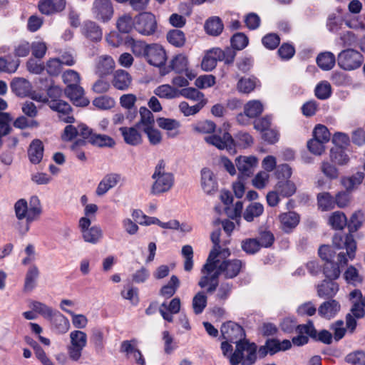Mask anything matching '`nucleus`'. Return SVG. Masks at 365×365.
Segmentation results:
<instances>
[{
  "label": "nucleus",
  "mask_w": 365,
  "mask_h": 365,
  "mask_svg": "<svg viewBox=\"0 0 365 365\" xmlns=\"http://www.w3.org/2000/svg\"><path fill=\"white\" fill-rule=\"evenodd\" d=\"M81 134L83 139L87 140L88 143L97 147L113 148L115 145V140L111 137L94 133L88 127H83Z\"/></svg>",
  "instance_id": "obj_5"
},
{
  "label": "nucleus",
  "mask_w": 365,
  "mask_h": 365,
  "mask_svg": "<svg viewBox=\"0 0 365 365\" xmlns=\"http://www.w3.org/2000/svg\"><path fill=\"white\" fill-rule=\"evenodd\" d=\"M320 170L322 173L330 180L339 178V173L335 165L327 161L321 163Z\"/></svg>",
  "instance_id": "obj_55"
},
{
  "label": "nucleus",
  "mask_w": 365,
  "mask_h": 365,
  "mask_svg": "<svg viewBox=\"0 0 365 365\" xmlns=\"http://www.w3.org/2000/svg\"><path fill=\"white\" fill-rule=\"evenodd\" d=\"M333 245L335 248L340 250L342 248L346 249V257L349 259H352L355 257V252L356 250V242L354 239L351 234L346 235L344 239V237L341 235L336 234L334 235L332 239Z\"/></svg>",
  "instance_id": "obj_9"
},
{
  "label": "nucleus",
  "mask_w": 365,
  "mask_h": 365,
  "mask_svg": "<svg viewBox=\"0 0 365 365\" xmlns=\"http://www.w3.org/2000/svg\"><path fill=\"white\" fill-rule=\"evenodd\" d=\"M182 255L185 257L184 269L190 272L193 267V250L190 245H184L182 247Z\"/></svg>",
  "instance_id": "obj_60"
},
{
  "label": "nucleus",
  "mask_w": 365,
  "mask_h": 365,
  "mask_svg": "<svg viewBox=\"0 0 365 365\" xmlns=\"http://www.w3.org/2000/svg\"><path fill=\"white\" fill-rule=\"evenodd\" d=\"M90 341L93 345L96 353L98 355H103L106 344V338L103 331L101 328H93L91 330Z\"/></svg>",
  "instance_id": "obj_27"
},
{
  "label": "nucleus",
  "mask_w": 365,
  "mask_h": 365,
  "mask_svg": "<svg viewBox=\"0 0 365 365\" xmlns=\"http://www.w3.org/2000/svg\"><path fill=\"white\" fill-rule=\"evenodd\" d=\"M345 361L353 365H365V352L361 350L351 352L346 356Z\"/></svg>",
  "instance_id": "obj_63"
},
{
  "label": "nucleus",
  "mask_w": 365,
  "mask_h": 365,
  "mask_svg": "<svg viewBox=\"0 0 365 365\" xmlns=\"http://www.w3.org/2000/svg\"><path fill=\"white\" fill-rule=\"evenodd\" d=\"M120 179V175L116 173H110L104 176L96 190L98 196L104 195L110 189L114 187Z\"/></svg>",
  "instance_id": "obj_23"
},
{
  "label": "nucleus",
  "mask_w": 365,
  "mask_h": 365,
  "mask_svg": "<svg viewBox=\"0 0 365 365\" xmlns=\"http://www.w3.org/2000/svg\"><path fill=\"white\" fill-rule=\"evenodd\" d=\"M257 163V159L254 156H240L236 158L235 164L239 170L238 179L245 180L250 177Z\"/></svg>",
  "instance_id": "obj_8"
},
{
  "label": "nucleus",
  "mask_w": 365,
  "mask_h": 365,
  "mask_svg": "<svg viewBox=\"0 0 365 365\" xmlns=\"http://www.w3.org/2000/svg\"><path fill=\"white\" fill-rule=\"evenodd\" d=\"M241 248L247 255H255L261 249L257 238H246L242 240Z\"/></svg>",
  "instance_id": "obj_50"
},
{
  "label": "nucleus",
  "mask_w": 365,
  "mask_h": 365,
  "mask_svg": "<svg viewBox=\"0 0 365 365\" xmlns=\"http://www.w3.org/2000/svg\"><path fill=\"white\" fill-rule=\"evenodd\" d=\"M201 185L205 192L210 194L217 189V184L214 178L213 173L205 168L201 170Z\"/></svg>",
  "instance_id": "obj_29"
},
{
  "label": "nucleus",
  "mask_w": 365,
  "mask_h": 365,
  "mask_svg": "<svg viewBox=\"0 0 365 365\" xmlns=\"http://www.w3.org/2000/svg\"><path fill=\"white\" fill-rule=\"evenodd\" d=\"M132 78L128 72L119 69L113 74L112 85L120 91L127 90L131 84Z\"/></svg>",
  "instance_id": "obj_26"
},
{
  "label": "nucleus",
  "mask_w": 365,
  "mask_h": 365,
  "mask_svg": "<svg viewBox=\"0 0 365 365\" xmlns=\"http://www.w3.org/2000/svg\"><path fill=\"white\" fill-rule=\"evenodd\" d=\"M154 93L160 98L173 99L180 96V90L168 84H163L157 87Z\"/></svg>",
  "instance_id": "obj_37"
},
{
  "label": "nucleus",
  "mask_w": 365,
  "mask_h": 365,
  "mask_svg": "<svg viewBox=\"0 0 365 365\" xmlns=\"http://www.w3.org/2000/svg\"><path fill=\"white\" fill-rule=\"evenodd\" d=\"M71 345L84 348L87 344V335L85 332L75 330L70 333Z\"/></svg>",
  "instance_id": "obj_57"
},
{
  "label": "nucleus",
  "mask_w": 365,
  "mask_h": 365,
  "mask_svg": "<svg viewBox=\"0 0 365 365\" xmlns=\"http://www.w3.org/2000/svg\"><path fill=\"white\" fill-rule=\"evenodd\" d=\"M115 68V62L110 56H101L98 58L96 66V73L100 77L110 74Z\"/></svg>",
  "instance_id": "obj_24"
},
{
  "label": "nucleus",
  "mask_w": 365,
  "mask_h": 365,
  "mask_svg": "<svg viewBox=\"0 0 365 365\" xmlns=\"http://www.w3.org/2000/svg\"><path fill=\"white\" fill-rule=\"evenodd\" d=\"M314 93L317 98L321 100L327 99L331 94V86L327 81L322 82L316 86Z\"/></svg>",
  "instance_id": "obj_64"
},
{
  "label": "nucleus",
  "mask_w": 365,
  "mask_h": 365,
  "mask_svg": "<svg viewBox=\"0 0 365 365\" xmlns=\"http://www.w3.org/2000/svg\"><path fill=\"white\" fill-rule=\"evenodd\" d=\"M206 104V102H198L195 106H189V104L182 101L179 105L180 110L185 115H192L197 113Z\"/></svg>",
  "instance_id": "obj_56"
},
{
  "label": "nucleus",
  "mask_w": 365,
  "mask_h": 365,
  "mask_svg": "<svg viewBox=\"0 0 365 365\" xmlns=\"http://www.w3.org/2000/svg\"><path fill=\"white\" fill-rule=\"evenodd\" d=\"M336 58L331 52H324L318 55L317 63L324 71L331 70L335 65Z\"/></svg>",
  "instance_id": "obj_35"
},
{
  "label": "nucleus",
  "mask_w": 365,
  "mask_h": 365,
  "mask_svg": "<svg viewBox=\"0 0 365 365\" xmlns=\"http://www.w3.org/2000/svg\"><path fill=\"white\" fill-rule=\"evenodd\" d=\"M140 120L136 123V127L143 128V127H154L155 119L152 112L145 107H141L139 110Z\"/></svg>",
  "instance_id": "obj_42"
},
{
  "label": "nucleus",
  "mask_w": 365,
  "mask_h": 365,
  "mask_svg": "<svg viewBox=\"0 0 365 365\" xmlns=\"http://www.w3.org/2000/svg\"><path fill=\"white\" fill-rule=\"evenodd\" d=\"M245 263L238 259H225L220 263V270L225 279L236 277L245 267Z\"/></svg>",
  "instance_id": "obj_13"
},
{
  "label": "nucleus",
  "mask_w": 365,
  "mask_h": 365,
  "mask_svg": "<svg viewBox=\"0 0 365 365\" xmlns=\"http://www.w3.org/2000/svg\"><path fill=\"white\" fill-rule=\"evenodd\" d=\"M363 214L360 211L355 212L352 214L349 221H347L346 226L349 228L350 234L356 232L362 225Z\"/></svg>",
  "instance_id": "obj_59"
},
{
  "label": "nucleus",
  "mask_w": 365,
  "mask_h": 365,
  "mask_svg": "<svg viewBox=\"0 0 365 365\" xmlns=\"http://www.w3.org/2000/svg\"><path fill=\"white\" fill-rule=\"evenodd\" d=\"M43 145L41 140L34 139L31 141L28 148V156L30 162L33 164H38L43 156Z\"/></svg>",
  "instance_id": "obj_25"
},
{
  "label": "nucleus",
  "mask_w": 365,
  "mask_h": 365,
  "mask_svg": "<svg viewBox=\"0 0 365 365\" xmlns=\"http://www.w3.org/2000/svg\"><path fill=\"white\" fill-rule=\"evenodd\" d=\"M20 64L19 59L9 61L4 57H0V73H13L16 71Z\"/></svg>",
  "instance_id": "obj_52"
},
{
  "label": "nucleus",
  "mask_w": 365,
  "mask_h": 365,
  "mask_svg": "<svg viewBox=\"0 0 365 365\" xmlns=\"http://www.w3.org/2000/svg\"><path fill=\"white\" fill-rule=\"evenodd\" d=\"M39 274V269L36 265L32 264L29 267L25 276L24 292H31L36 287Z\"/></svg>",
  "instance_id": "obj_32"
},
{
  "label": "nucleus",
  "mask_w": 365,
  "mask_h": 365,
  "mask_svg": "<svg viewBox=\"0 0 365 365\" xmlns=\"http://www.w3.org/2000/svg\"><path fill=\"white\" fill-rule=\"evenodd\" d=\"M263 105L257 100L250 101L244 106V112L250 118L259 116L263 112Z\"/></svg>",
  "instance_id": "obj_41"
},
{
  "label": "nucleus",
  "mask_w": 365,
  "mask_h": 365,
  "mask_svg": "<svg viewBox=\"0 0 365 365\" xmlns=\"http://www.w3.org/2000/svg\"><path fill=\"white\" fill-rule=\"evenodd\" d=\"M92 12L94 17L103 23L108 22L113 17L114 10L110 0H95Z\"/></svg>",
  "instance_id": "obj_7"
},
{
  "label": "nucleus",
  "mask_w": 365,
  "mask_h": 365,
  "mask_svg": "<svg viewBox=\"0 0 365 365\" xmlns=\"http://www.w3.org/2000/svg\"><path fill=\"white\" fill-rule=\"evenodd\" d=\"M344 279L347 283L356 286L362 282V277L358 270L353 266H350L344 272Z\"/></svg>",
  "instance_id": "obj_62"
},
{
  "label": "nucleus",
  "mask_w": 365,
  "mask_h": 365,
  "mask_svg": "<svg viewBox=\"0 0 365 365\" xmlns=\"http://www.w3.org/2000/svg\"><path fill=\"white\" fill-rule=\"evenodd\" d=\"M224 29V25L221 19L218 16H212L209 18L205 24V29L206 32L211 36H219Z\"/></svg>",
  "instance_id": "obj_33"
},
{
  "label": "nucleus",
  "mask_w": 365,
  "mask_h": 365,
  "mask_svg": "<svg viewBox=\"0 0 365 365\" xmlns=\"http://www.w3.org/2000/svg\"><path fill=\"white\" fill-rule=\"evenodd\" d=\"M66 4V0H40L38 6L41 14L51 15L62 11Z\"/></svg>",
  "instance_id": "obj_17"
},
{
  "label": "nucleus",
  "mask_w": 365,
  "mask_h": 365,
  "mask_svg": "<svg viewBox=\"0 0 365 365\" xmlns=\"http://www.w3.org/2000/svg\"><path fill=\"white\" fill-rule=\"evenodd\" d=\"M180 96L192 101L207 103L204 94L195 88L190 87L180 90Z\"/></svg>",
  "instance_id": "obj_48"
},
{
  "label": "nucleus",
  "mask_w": 365,
  "mask_h": 365,
  "mask_svg": "<svg viewBox=\"0 0 365 365\" xmlns=\"http://www.w3.org/2000/svg\"><path fill=\"white\" fill-rule=\"evenodd\" d=\"M136 124L133 127H121L119 130L125 143L132 146L140 145L143 142L141 133L138 130Z\"/></svg>",
  "instance_id": "obj_19"
},
{
  "label": "nucleus",
  "mask_w": 365,
  "mask_h": 365,
  "mask_svg": "<svg viewBox=\"0 0 365 365\" xmlns=\"http://www.w3.org/2000/svg\"><path fill=\"white\" fill-rule=\"evenodd\" d=\"M279 218L281 222V228L286 233L292 232L298 225L300 220L299 215L294 211L282 213L279 216Z\"/></svg>",
  "instance_id": "obj_22"
},
{
  "label": "nucleus",
  "mask_w": 365,
  "mask_h": 365,
  "mask_svg": "<svg viewBox=\"0 0 365 365\" xmlns=\"http://www.w3.org/2000/svg\"><path fill=\"white\" fill-rule=\"evenodd\" d=\"M264 212V207L259 202H252L247 206L243 214L245 220L247 222L253 221L255 217H259Z\"/></svg>",
  "instance_id": "obj_43"
},
{
  "label": "nucleus",
  "mask_w": 365,
  "mask_h": 365,
  "mask_svg": "<svg viewBox=\"0 0 365 365\" xmlns=\"http://www.w3.org/2000/svg\"><path fill=\"white\" fill-rule=\"evenodd\" d=\"M135 26L133 17L129 14H124L119 16L116 21V27L121 34L130 33Z\"/></svg>",
  "instance_id": "obj_38"
},
{
  "label": "nucleus",
  "mask_w": 365,
  "mask_h": 365,
  "mask_svg": "<svg viewBox=\"0 0 365 365\" xmlns=\"http://www.w3.org/2000/svg\"><path fill=\"white\" fill-rule=\"evenodd\" d=\"M145 60L152 66L161 67L165 65L167 56L164 48L158 43H150L148 48Z\"/></svg>",
  "instance_id": "obj_10"
},
{
  "label": "nucleus",
  "mask_w": 365,
  "mask_h": 365,
  "mask_svg": "<svg viewBox=\"0 0 365 365\" xmlns=\"http://www.w3.org/2000/svg\"><path fill=\"white\" fill-rule=\"evenodd\" d=\"M83 127H88L84 124L79 125L77 128L72 125H68L65 127L63 133L62 135V139L64 141H71L77 135L82 137L81 131Z\"/></svg>",
  "instance_id": "obj_49"
},
{
  "label": "nucleus",
  "mask_w": 365,
  "mask_h": 365,
  "mask_svg": "<svg viewBox=\"0 0 365 365\" xmlns=\"http://www.w3.org/2000/svg\"><path fill=\"white\" fill-rule=\"evenodd\" d=\"M364 179V173L362 172H357L350 177H344L341 179V182L344 187L349 193L356 190L361 184Z\"/></svg>",
  "instance_id": "obj_31"
},
{
  "label": "nucleus",
  "mask_w": 365,
  "mask_h": 365,
  "mask_svg": "<svg viewBox=\"0 0 365 365\" xmlns=\"http://www.w3.org/2000/svg\"><path fill=\"white\" fill-rule=\"evenodd\" d=\"M135 29L143 35H153L157 29L155 16L151 13L140 14L135 23Z\"/></svg>",
  "instance_id": "obj_6"
},
{
  "label": "nucleus",
  "mask_w": 365,
  "mask_h": 365,
  "mask_svg": "<svg viewBox=\"0 0 365 365\" xmlns=\"http://www.w3.org/2000/svg\"><path fill=\"white\" fill-rule=\"evenodd\" d=\"M299 331L306 333L314 341L321 342L329 345L333 341V334L327 329L317 331L312 320H308L306 324H299Z\"/></svg>",
  "instance_id": "obj_3"
},
{
  "label": "nucleus",
  "mask_w": 365,
  "mask_h": 365,
  "mask_svg": "<svg viewBox=\"0 0 365 365\" xmlns=\"http://www.w3.org/2000/svg\"><path fill=\"white\" fill-rule=\"evenodd\" d=\"M64 93L76 106L85 107L89 104V101L84 97V90L79 84L73 87L66 86Z\"/></svg>",
  "instance_id": "obj_14"
},
{
  "label": "nucleus",
  "mask_w": 365,
  "mask_h": 365,
  "mask_svg": "<svg viewBox=\"0 0 365 365\" xmlns=\"http://www.w3.org/2000/svg\"><path fill=\"white\" fill-rule=\"evenodd\" d=\"M318 208L322 211H328L335 207L334 198L328 192H320L317 196Z\"/></svg>",
  "instance_id": "obj_36"
},
{
  "label": "nucleus",
  "mask_w": 365,
  "mask_h": 365,
  "mask_svg": "<svg viewBox=\"0 0 365 365\" xmlns=\"http://www.w3.org/2000/svg\"><path fill=\"white\" fill-rule=\"evenodd\" d=\"M348 262V258L344 252L337 254V262H327L324 264L323 274L327 279L335 280L340 276L339 264L345 265Z\"/></svg>",
  "instance_id": "obj_12"
},
{
  "label": "nucleus",
  "mask_w": 365,
  "mask_h": 365,
  "mask_svg": "<svg viewBox=\"0 0 365 365\" xmlns=\"http://www.w3.org/2000/svg\"><path fill=\"white\" fill-rule=\"evenodd\" d=\"M12 118L9 113L0 112V148L3 145L2 138L9 135L12 130L10 123Z\"/></svg>",
  "instance_id": "obj_39"
},
{
  "label": "nucleus",
  "mask_w": 365,
  "mask_h": 365,
  "mask_svg": "<svg viewBox=\"0 0 365 365\" xmlns=\"http://www.w3.org/2000/svg\"><path fill=\"white\" fill-rule=\"evenodd\" d=\"M83 35L91 41L98 42L102 39L103 32L101 28L94 21H86L83 23L82 29Z\"/></svg>",
  "instance_id": "obj_21"
},
{
  "label": "nucleus",
  "mask_w": 365,
  "mask_h": 365,
  "mask_svg": "<svg viewBox=\"0 0 365 365\" xmlns=\"http://www.w3.org/2000/svg\"><path fill=\"white\" fill-rule=\"evenodd\" d=\"M207 305V296L205 292H197L192 299V308L195 314H201Z\"/></svg>",
  "instance_id": "obj_51"
},
{
  "label": "nucleus",
  "mask_w": 365,
  "mask_h": 365,
  "mask_svg": "<svg viewBox=\"0 0 365 365\" xmlns=\"http://www.w3.org/2000/svg\"><path fill=\"white\" fill-rule=\"evenodd\" d=\"M11 91L18 96L24 97L30 93L31 85L30 82L24 78H14L10 84Z\"/></svg>",
  "instance_id": "obj_28"
},
{
  "label": "nucleus",
  "mask_w": 365,
  "mask_h": 365,
  "mask_svg": "<svg viewBox=\"0 0 365 365\" xmlns=\"http://www.w3.org/2000/svg\"><path fill=\"white\" fill-rule=\"evenodd\" d=\"M170 67L177 73H183L188 67V59L183 54H178L173 58Z\"/></svg>",
  "instance_id": "obj_44"
},
{
  "label": "nucleus",
  "mask_w": 365,
  "mask_h": 365,
  "mask_svg": "<svg viewBox=\"0 0 365 365\" xmlns=\"http://www.w3.org/2000/svg\"><path fill=\"white\" fill-rule=\"evenodd\" d=\"M330 159L332 163L339 165H346L349 161V158L346 153L345 148L340 146H334L330 150Z\"/></svg>",
  "instance_id": "obj_34"
},
{
  "label": "nucleus",
  "mask_w": 365,
  "mask_h": 365,
  "mask_svg": "<svg viewBox=\"0 0 365 365\" xmlns=\"http://www.w3.org/2000/svg\"><path fill=\"white\" fill-rule=\"evenodd\" d=\"M260 248L270 247L274 242V236L272 232L267 230H259V236L257 237Z\"/></svg>",
  "instance_id": "obj_54"
},
{
  "label": "nucleus",
  "mask_w": 365,
  "mask_h": 365,
  "mask_svg": "<svg viewBox=\"0 0 365 365\" xmlns=\"http://www.w3.org/2000/svg\"><path fill=\"white\" fill-rule=\"evenodd\" d=\"M275 190L283 197H288L295 193L297 188L293 182L290 180H281L275 185Z\"/></svg>",
  "instance_id": "obj_40"
},
{
  "label": "nucleus",
  "mask_w": 365,
  "mask_h": 365,
  "mask_svg": "<svg viewBox=\"0 0 365 365\" xmlns=\"http://www.w3.org/2000/svg\"><path fill=\"white\" fill-rule=\"evenodd\" d=\"M329 222L334 230H341L347 224V219L344 212H334L329 217Z\"/></svg>",
  "instance_id": "obj_46"
},
{
  "label": "nucleus",
  "mask_w": 365,
  "mask_h": 365,
  "mask_svg": "<svg viewBox=\"0 0 365 365\" xmlns=\"http://www.w3.org/2000/svg\"><path fill=\"white\" fill-rule=\"evenodd\" d=\"M204 275L201 277L200 281L198 282V285L201 288H205L209 284V282H214L219 283V277L221 274H223V272L220 270V264L217 267V268L211 273V274H203Z\"/></svg>",
  "instance_id": "obj_53"
},
{
  "label": "nucleus",
  "mask_w": 365,
  "mask_h": 365,
  "mask_svg": "<svg viewBox=\"0 0 365 365\" xmlns=\"http://www.w3.org/2000/svg\"><path fill=\"white\" fill-rule=\"evenodd\" d=\"M205 140L207 143L215 145L220 150L226 148L230 150L235 146L234 140L232 135L227 132L223 133L222 137L217 135L207 136L205 138Z\"/></svg>",
  "instance_id": "obj_18"
},
{
  "label": "nucleus",
  "mask_w": 365,
  "mask_h": 365,
  "mask_svg": "<svg viewBox=\"0 0 365 365\" xmlns=\"http://www.w3.org/2000/svg\"><path fill=\"white\" fill-rule=\"evenodd\" d=\"M48 106L53 111L62 115H68L72 111L71 106L67 102L60 99H51L48 101Z\"/></svg>",
  "instance_id": "obj_47"
},
{
  "label": "nucleus",
  "mask_w": 365,
  "mask_h": 365,
  "mask_svg": "<svg viewBox=\"0 0 365 365\" xmlns=\"http://www.w3.org/2000/svg\"><path fill=\"white\" fill-rule=\"evenodd\" d=\"M220 331L224 339L235 344V350L230 356L231 365H253L257 358V346L245 339L242 327L229 321L222 324Z\"/></svg>",
  "instance_id": "obj_1"
},
{
  "label": "nucleus",
  "mask_w": 365,
  "mask_h": 365,
  "mask_svg": "<svg viewBox=\"0 0 365 365\" xmlns=\"http://www.w3.org/2000/svg\"><path fill=\"white\" fill-rule=\"evenodd\" d=\"M31 307L33 312L41 314L42 317L47 319L55 311L51 307L38 301H33L31 304Z\"/></svg>",
  "instance_id": "obj_58"
},
{
  "label": "nucleus",
  "mask_w": 365,
  "mask_h": 365,
  "mask_svg": "<svg viewBox=\"0 0 365 365\" xmlns=\"http://www.w3.org/2000/svg\"><path fill=\"white\" fill-rule=\"evenodd\" d=\"M363 62L361 53L354 49L341 51L337 56V63L344 70L351 71L358 68Z\"/></svg>",
  "instance_id": "obj_2"
},
{
  "label": "nucleus",
  "mask_w": 365,
  "mask_h": 365,
  "mask_svg": "<svg viewBox=\"0 0 365 365\" xmlns=\"http://www.w3.org/2000/svg\"><path fill=\"white\" fill-rule=\"evenodd\" d=\"M91 220L86 217H82L78 221V227L82 234V238L86 242L96 244L103 237L102 230L100 227L94 225L91 227Z\"/></svg>",
  "instance_id": "obj_4"
},
{
  "label": "nucleus",
  "mask_w": 365,
  "mask_h": 365,
  "mask_svg": "<svg viewBox=\"0 0 365 365\" xmlns=\"http://www.w3.org/2000/svg\"><path fill=\"white\" fill-rule=\"evenodd\" d=\"M230 42L233 48L242 50L247 46L249 40L247 36L243 33H237L232 36Z\"/></svg>",
  "instance_id": "obj_61"
},
{
  "label": "nucleus",
  "mask_w": 365,
  "mask_h": 365,
  "mask_svg": "<svg viewBox=\"0 0 365 365\" xmlns=\"http://www.w3.org/2000/svg\"><path fill=\"white\" fill-rule=\"evenodd\" d=\"M220 254V248L213 247L201 269L202 274H211L217 268L220 264V260L217 259Z\"/></svg>",
  "instance_id": "obj_30"
},
{
  "label": "nucleus",
  "mask_w": 365,
  "mask_h": 365,
  "mask_svg": "<svg viewBox=\"0 0 365 365\" xmlns=\"http://www.w3.org/2000/svg\"><path fill=\"white\" fill-rule=\"evenodd\" d=\"M152 178L155 182L151 187V193L155 195L169 191L174 184V176L171 173H163L156 177L152 175Z\"/></svg>",
  "instance_id": "obj_11"
},
{
  "label": "nucleus",
  "mask_w": 365,
  "mask_h": 365,
  "mask_svg": "<svg viewBox=\"0 0 365 365\" xmlns=\"http://www.w3.org/2000/svg\"><path fill=\"white\" fill-rule=\"evenodd\" d=\"M341 309L339 302L334 299H329L319 307L318 314L326 319L330 320L335 317Z\"/></svg>",
  "instance_id": "obj_15"
},
{
  "label": "nucleus",
  "mask_w": 365,
  "mask_h": 365,
  "mask_svg": "<svg viewBox=\"0 0 365 365\" xmlns=\"http://www.w3.org/2000/svg\"><path fill=\"white\" fill-rule=\"evenodd\" d=\"M167 40L173 46L180 48L185 43V36L181 30L173 29L167 34Z\"/></svg>",
  "instance_id": "obj_45"
},
{
  "label": "nucleus",
  "mask_w": 365,
  "mask_h": 365,
  "mask_svg": "<svg viewBox=\"0 0 365 365\" xmlns=\"http://www.w3.org/2000/svg\"><path fill=\"white\" fill-rule=\"evenodd\" d=\"M339 289L334 280L324 279L317 286V296L324 299H333Z\"/></svg>",
  "instance_id": "obj_16"
},
{
  "label": "nucleus",
  "mask_w": 365,
  "mask_h": 365,
  "mask_svg": "<svg viewBox=\"0 0 365 365\" xmlns=\"http://www.w3.org/2000/svg\"><path fill=\"white\" fill-rule=\"evenodd\" d=\"M48 319L51 323L52 329L57 334H64L69 329L68 319L58 311L55 310Z\"/></svg>",
  "instance_id": "obj_20"
}]
</instances>
